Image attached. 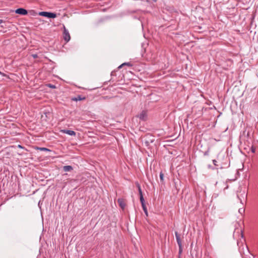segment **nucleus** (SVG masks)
I'll use <instances>...</instances> for the list:
<instances>
[{
  "label": "nucleus",
  "mask_w": 258,
  "mask_h": 258,
  "mask_svg": "<svg viewBox=\"0 0 258 258\" xmlns=\"http://www.w3.org/2000/svg\"><path fill=\"white\" fill-rule=\"evenodd\" d=\"M85 99L86 97H83L81 95H78L76 97H74L71 98V100L75 101H81Z\"/></svg>",
  "instance_id": "obj_9"
},
{
  "label": "nucleus",
  "mask_w": 258,
  "mask_h": 258,
  "mask_svg": "<svg viewBox=\"0 0 258 258\" xmlns=\"http://www.w3.org/2000/svg\"><path fill=\"white\" fill-rule=\"evenodd\" d=\"M136 185H137V186L138 187V190H139V193L140 196V195H142L143 193H142V191L140 185L139 184V183H137Z\"/></svg>",
  "instance_id": "obj_12"
},
{
  "label": "nucleus",
  "mask_w": 258,
  "mask_h": 258,
  "mask_svg": "<svg viewBox=\"0 0 258 258\" xmlns=\"http://www.w3.org/2000/svg\"><path fill=\"white\" fill-rule=\"evenodd\" d=\"M18 147L19 148H21V149H24L25 148L24 147H23L21 145H18Z\"/></svg>",
  "instance_id": "obj_20"
},
{
  "label": "nucleus",
  "mask_w": 258,
  "mask_h": 258,
  "mask_svg": "<svg viewBox=\"0 0 258 258\" xmlns=\"http://www.w3.org/2000/svg\"><path fill=\"white\" fill-rule=\"evenodd\" d=\"M142 207L143 208V211H144V213H145L146 215L147 216H148V211H147V209L146 205H142Z\"/></svg>",
  "instance_id": "obj_15"
},
{
  "label": "nucleus",
  "mask_w": 258,
  "mask_h": 258,
  "mask_svg": "<svg viewBox=\"0 0 258 258\" xmlns=\"http://www.w3.org/2000/svg\"><path fill=\"white\" fill-rule=\"evenodd\" d=\"M35 149L37 150H39L40 151H50V150H49L48 149L44 148V147L41 148V147H36L35 148Z\"/></svg>",
  "instance_id": "obj_11"
},
{
  "label": "nucleus",
  "mask_w": 258,
  "mask_h": 258,
  "mask_svg": "<svg viewBox=\"0 0 258 258\" xmlns=\"http://www.w3.org/2000/svg\"><path fill=\"white\" fill-rule=\"evenodd\" d=\"M61 132L66 134H68L70 136H75L76 135V133L74 131H72V130H61Z\"/></svg>",
  "instance_id": "obj_8"
},
{
  "label": "nucleus",
  "mask_w": 258,
  "mask_h": 258,
  "mask_svg": "<svg viewBox=\"0 0 258 258\" xmlns=\"http://www.w3.org/2000/svg\"><path fill=\"white\" fill-rule=\"evenodd\" d=\"M56 185L60 186V187H61L62 189L64 188V187L67 184V182H62V178L56 179Z\"/></svg>",
  "instance_id": "obj_4"
},
{
  "label": "nucleus",
  "mask_w": 258,
  "mask_h": 258,
  "mask_svg": "<svg viewBox=\"0 0 258 258\" xmlns=\"http://www.w3.org/2000/svg\"><path fill=\"white\" fill-rule=\"evenodd\" d=\"M63 37L64 40L66 41V42H69L71 39L70 33L64 27L63 32Z\"/></svg>",
  "instance_id": "obj_3"
},
{
  "label": "nucleus",
  "mask_w": 258,
  "mask_h": 258,
  "mask_svg": "<svg viewBox=\"0 0 258 258\" xmlns=\"http://www.w3.org/2000/svg\"><path fill=\"white\" fill-rule=\"evenodd\" d=\"M138 117L142 120H146L147 118V112L145 110H143L140 114L138 115Z\"/></svg>",
  "instance_id": "obj_6"
},
{
  "label": "nucleus",
  "mask_w": 258,
  "mask_h": 258,
  "mask_svg": "<svg viewBox=\"0 0 258 258\" xmlns=\"http://www.w3.org/2000/svg\"><path fill=\"white\" fill-rule=\"evenodd\" d=\"M73 169V167L70 165L64 166L63 167V170H64V171H66V172L72 171Z\"/></svg>",
  "instance_id": "obj_10"
},
{
  "label": "nucleus",
  "mask_w": 258,
  "mask_h": 258,
  "mask_svg": "<svg viewBox=\"0 0 258 258\" xmlns=\"http://www.w3.org/2000/svg\"><path fill=\"white\" fill-rule=\"evenodd\" d=\"M124 66H128L129 67H132V64L131 63H130V62H124V63H123L122 64H121V65H120L118 67V68L119 69L121 68V67H122Z\"/></svg>",
  "instance_id": "obj_13"
},
{
  "label": "nucleus",
  "mask_w": 258,
  "mask_h": 258,
  "mask_svg": "<svg viewBox=\"0 0 258 258\" xmlns=\"http://www.w3.org/2000/svg\"><path fill=\"white\" fill-rule=\"evenodd\" d=\"M117 202L121 209L124 210L126 206L125 200L122 198H119L117 200Z\"/></svg>",
  "instance_id": "obj_5"
},
{
  "label": "nucleus",
  "mask_w": 258,
  "mask_h": 258,
  "mask_svg": "<svg viewBox=\"0 0 258 258\" xmlns=\"http://www.w3.org/2000/svg\"><path fill=\"white\" fill-rule=\"evenodd\" d=\"M39 15L48 18H55L56 17L55 13L48 12H41Z\"/></svg>",
  "instance_id": "obj_2"
},
{
  "label": "nucleus",
  "mask_w": 258,
  "mask_h": 258,
  "mask_svg": "<svg viewBox=\"0 0 258 258\" xmlns=\"http://www.w3.org/2000/svg\"><path fill=\"white\" fill-rule=\"evenodd\" d=\"M213 163L215 166H218L217 164V161L215 159L213 160Z\"/></svg>",
  "instance_id": "obj_18"
},
{
  "label": "nucleus",
  "mask_w": 258,
  "mask_h": 258,
  "mask_svg": "<svg viewBox=\"0 0 258 258\" xmlns=\"http://www.w3.org/2000/svg\"><path fill=\"white\" fill-rule=\"evenodd\" d=\"M140 202L141 203L142 205H145V200H144L143 195L140 196Z\"/></svg>",
  "instance_id": "obj_14"
},
{
  "label": "nucleus",
  "mask_w": 258,
  "mask_h": 258,
  "mask_svg": "<svg viewBox=\"0 0 258 258\" xmlns=\"http://www.w3.org/2000/svg\"><path fill=\"white\" fill-rule=\"evenodd\" d=\"M32 56L34 58H37L38 57V55L37 54H32Z\"/></svg>",
  "instance_id": "obj_17"
},
{
  "label": "nucleus",
  "mask_w": 258,
  "mask_h": 258,
  "mask_svg": "<svg viewBox=\"0 0 258 258\" xmlns=\"http://www.w3.org/2000/svg\"><path fill=\"white\" fill-rule=\"evenodd\" d=\"M50 88H55V86L53 85H51V84H49L48 85Z\"/></svg>",
  "instance_id": "obj_19"
},
{
  "label": "nucleus",
  "mask_w": 258,
  "mask_h": 258,
  "mask_svg": "<svg viewBox=\"0 0 258 258\" xmlns=\"http://www.w3.org/2000/svg\"><path fill=\"white\" fill-rule=\"evenodd\" d=\"M208 155V151H206L204 153V155Z\"/></svg>",
  "instance_id": "obj_21"
},
{
  "label": "nucleus",
  "mask_w": 258,
  "mask_h": 258,
  "mask_svg": "<svg viewBox=\"0 0 258 258\" xmlns=\"http://www.w3.org/2000/svg\"><path fill=\"white\" fill-rule=\"evenodd\" d=\"M15 13L21 15H26L28 13L27 11L23 8L17 9L16 10Z\"/></svg>",
  "instance_id": "obj_7"
},
{
  "label": "nucleus",
  "mask_w": 258,
  "mask_h": 258,
  "mask_svg": "<svg viewBox=\"0 0 258 258\" xmlns=\"http://www.w3.org/2000/svg\"><path fill=\"white\" fill-rule=\"evenodd\" d=\"M4 22V21L3 20L0 19V24H2Z\"/></svg>",
  "instance_id": "obj_23"
},
{
  "label": "nucleus",
  "mask_w": 258,
  "mask_h": 258,
  "mask_svg": "<svg viewBox=\"0 0 258 258\" xmlns=\"http://www.w3.org/2000/svg\"><path fill=\"white\" fill-rule=\"evenodd\" d=\"M160 178L161 181L163 182L164 181V174L162 172L160 173Z\"/></svg>",
  "instance_id": "obj_16"
},
{
  "label": "nucleus",
  "mask_w": 258,
  "mask_h": 258,
  "mask_svg": "<svg viewBox=\"0 0 258 258\" xmlns=\"http://www.w3.org/2000/svg\"><path fill=\"white\" fill-rule=\"evenodd\" d=\"M251 151H252V152L254 153L255 152V149H253V148H252Z\"/></svg>",
  "instance_id": "obj_22"
},
{
  "label": "nucleus",
  "mask_w": 258,
  "mask_h": 258,
  "mask_svg": "<svg viewBox=\"0 0 258 258\" xmlns=\"http://www.w3.org/2000/svg\"><path fill=\"white\" fill-rule=\"evenodd\" d=\"M175 235L177 244L179 246V256L182 252V246L180 235L177 232H175Z\"/></svg>",
  "instance_id": "obj_1"
},
{
  "label": "nucleus",
  "mask_w": 258,
  "mask_h": 258,
  "mask_svg": "<svg viewBox=\"0 0 258 258\" xmlns=\"http://www.w3.org/2000/svg\"><path fill=\"white\" fill-rule=\"evenodd\" d=\"M241 236H242V237H243V234H242V233L241 234Z\"/></svg>",
  "instance_id": "obj_24"
}]
</instances>
